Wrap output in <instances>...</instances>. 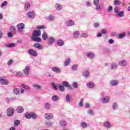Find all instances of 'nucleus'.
Returning a JSON list of instances; mask_svg holds the SVG:
<instances>
[{"instance_id": "7", "label": "nucleus", "mask_w": 130, "mask_h": 130, "mask_svg": "<svg viewBox=\"0 0 130 130\" xmlns=\"http://www.w3.org/2000/svg\"><path fill=\"white\" fill-rule=\"evenodd\" d=\"M41 35V31L35 30L32 33V37H38Z\"/></svg>"}, {"instance_id": "10", "label": "nucleus", "mask_w": 130, "mask_h": 130, "mask_svg": "<svg viewBox=\"0 0 130 130\" xmlns=\"http://www.w3.org/2000/svg\"><path fill=\"white\" fill-rule=\"evenodd\" d=\"M110 100V98H109V96H105L101 99V101L102 103H105V104L108 103Z\"/></svg>"}, {"instance_id": "11", "label": "nucleus", "mask_w": 130, "mask_h": 130, "mask_svg": "<svg viewBox=\"0 0 130 130\" xmlns=\"http://www.w3.org/2000/svg\"><path fill=\"white\" fill-rule=\"evenodd\" d=\"M28 53L30 55H32L33 56H37V52L32 49L28 50Z\"/></svg>"}, {"instance_id": "54", "label": "nucleus", "mask_w": 130, "mask_h": 130, "mask_svg": "<svg viewBox=\"0 0 130 130\" xmlns=\"http://www.w3.org/2000/svg\"><path fill=\"white\" fill-rule=\"evenodd\" d=\"M8 37H9V38H11L14 37V35H13V34L11 32H9L8 33Z\"/></svg>"}, {"instance_id": "59", "label": "nucleus", "mask_w": 130, "mask_h": 130, "mask_svg": "<svg viewBox=\"0 0 130 130\" xmlns=\"http://www.w3.org/2000/svg\"><path fill=\"white\" fill-rule=\"evenodd\" d=\"M109 43H110V44H113V43H114V40H112V39H110L108 41Z\"/></svg>"}, {"instance_id": "53", "label": "nucleus", "mask_w": 130, "mask_h": 130, "mask_svg": "<svg viewBox=\"0 0 130 130\" xmlns=\"http://www.w3.org/2000/svg\"><path fill=\"white\" fill-rule=\"evenodd\" d=\"M52 86L53 88H54V90H57V86H56V84L53 83L52 84Z\"/></svg>"}, {"instance_id": "56", "label": "nucleus", "mask_w": 130, "mask_h": 130, "mask_svg": "<svg viewBox=\"0 0 130 130\" xmlns=\"http://www.w3.org/2000/svg\"><path fill=\"white\" fill-rule=\"evenodd\" d=\"M37 29H44L45 26L44 25H39L37 26Z\"/></svg>"}, {"instance_id": "23", "label": "nucleus", "mask_w": 130, "mask_h": 130, "mask_svg": "<svg viewBox=\"0 0 130 130\" xmlns=\"http://www.w3.org/2000/svg\"><path fill=\"white\" fill-rule=\"evenodd\" d=\"M75 25V22L73 20H69L67 21V25L69 27H71V26H74Z\"/></svg>"}, {"instance_id": "9", "label": "nucleus", "mask_w": 130, "mask_h": 130, "mask_svg": "<svg viewBox=\"0 0 130 130\" xmlns=\"http://www.w3.org/2000/svg\"><path fill=\"white\" fill-rule=\"evenodd\" d=\"M86 56L88 58L92 59V58H94V57H95V54L92 52H88L86 53Z\"/></svg>"}, {"instance_id": "51", "label": "nucleus", "mask_w": 130, "mask_h": 130, "mask_svg": "<svg viewBox=\"0 0 130 130\" xmlns=\"http://www.w3.org/2000/svg\"><path fill=\"white\" fill-rule=\"evenodd\" d=\"M54 19H55L54 16H53L52 15H50L48 17L49 21H53V20H54Z\"/></svg>"}, {"instance_id": "1", "label": "nucleus", "mask_w": 130, "mask_h": 130, "mask_svg": "<svg viewBox=\"0 0 130 130\" xmlns=\"http://www.w3.org/2000/svg\"><path fill=\"white\" fill-rule=\"evenodd\" d=\"M114 10L116 13V17H119V18L124 17V11L119 12V8L118 7H115Z\"/></svg>"}, {"instance_id": "58", "label": "nucleus", "mask_w": 130, "mask_h": 130, "mask_svg": "<svg viewBox=\"0 0 130 130\" xmlns=\"http://www.w3.org/2000/svg\"><path fill=\"white\" fill-rule=\"evenodd\" d=\"M16 75H17V77H19L20 76H22L23 73H22L21 72H18L16 73Z\"/></svg>"}, {"instance_id": "57", "label": "nucleus", "mask_w": 130, "mask_h": 130, "mask_svg": "<svg viewBox=\"0 0 130 130\" xmlns=\"http://www.w3.org/2000/svg\"><path fill=\"white\" fill-rule=\"evenodd\" d=\"M46 124L48 126H51L52 125V123L51 122H46Z\"/></svg>"}, {"instance_id": "30", "label": "nucleus", "mask_w": 130, "mask_h": 130, "mask_svg": "<svg viewBox=\"0 0 130 130\" xmlns=\"http://www.w3.org/2000/svg\"><path fill=\"white\" fill-rule=\"evenodd\" d=\"M30 3H27L26 4H25V6H24V10L25 11H28V10H29V9H30Z\"/></svg>"}, {"instance_id": "25", "label": "nucleus", "mask_w": 130, "mask_h": 130, "mask_svg": "<svg viewBox=\"0 0 130 130\" xmlns=\"http://www.w3.org/2000/svg\"><path fill=\"white\" fill-rule=\"evenodd\" d=\"M34 88H35L37 90H40L42 87L37 83H35L32 85Z\"/></svg>"}, {"instance_id": "3", "label": "nucleus", "mask_w": 130, "mask_h": 130, "mask_svg": "<svg viewBox=\"0 0 130 130\" xmlns=\"http://www.w3.org/2000/svg\"><path fill=\"white\" fill-rule=\"evenodd\" d=\"M6 113L7 116H13V115H14V113H15V109H14L13 108H9L7 109Z\"/></svg>"}, {"instance_id": "2", "label": "nucleus", "mask_w": 130, "mask_h": 130, "mask_svg": "<svg viewBox=\"0 0 130 130\" xmlns=\"http://www.w3.org/2000/svg\"><path fill=\"white\" fill-rule=\"evenodd\" d=\"M25 115L26 118L27 119H30V118H32V119H36L37 117L36 114L33 112L30 113H26Z\"/></svg>"}, {"instance_id": "52", "label": "nucleus", "mask_w": 130, "mask_h": 130, "mask_svg": "<svg viewBox=\"0 0 130 130\" xmlns=\"http://www.w3.org/2000/svg\"><path fill=\"white\" fill-rule=\"evenodd\" d=\"M81 37H83L84 38H87V37H88V34L87 33L82 34L81 35Z\"/></svg>"}, {"instance_id": "50", "label": "nucleus", "mask_w": 130, "mask_h": 130, "mask_svg": "<svg viewBox=\"0 0 130 130\" xmlns=\"http://www.w3.org/2000/svg\"><path fill=\"white\" fill-rule=\"evenodd\" d=\"M8 5V2L5 1L1 5V8H4L5 6H7Z\"/></svg>"}, {"instance_id": "43", "label": "nucleus", "mask_w": 130, "mask_h": 130, "mask_svg": "<svg viewBox=\"0 0 130 130\" xmlns=\"http://www.w3.org/2000/svg\"><path fill=\"white\" fill-rule=\"evenodd\" d=\"M22 88H24L25 90L29 91L30 90V87L26 86L25 84H22Z\"/></svg>"}, {"instance_id": "19", "label": "nucleus", "mask_w": 130, "mask_h": 130, "mask_svg": "<svg viewBox=\"0 0 130 130\" xmlns=\"http://www.w3.org/2000/svg\"><path fill=\"white\" fill-rule=\"evenodd\" d=\"M56 43L58 46H63L64 45V42H63L62 40H57Z\"/></svg>"}, {"instance_id": "17", "label": "nucleus", "mask_w": 130, "mask_h": 130, "mask_svg": "<svg viewBox=\"0 0 130 130\" xmlns=\"http://www.w3.org/2000/svg\"><path fill=\"white\" fill-rule=\"evenodd\" d=\"M119 64L121 67H125V66L127 65V61L125 60H121L119 62Z\"/></svg>"}, {"instance_id": "22", "label": "nucleus", "mask_w": 130, "mask_h": 130, "mask_svg": "<svg viewBox=\"0 0 130 130\" xmlns=\"http://www.w3.org/2000/svg\"><path fill=\"white\" fill-rule=\"evenodd\" d=\"M104 125L105 127H107V128L111 127V123H110L109 121L105 122Z\"/></svg>"}, {"instance_id": "13", "label": "nucleus", "mask_w": 130, "mask_h": 130, "mask_svg": "<svg viewBox=\"0 0 130 130\" xmlns=\"http://www.w3.org/2000/svg\"><path fill=\"white\" fill-rule=\"evenodd\" d=\"M119 83V82L118 80H113L110 81V84L111 86H117Z\"/></svg>"}, {"instance_id": "6", "label": "nucleus", "mask_w": 130, "mask_h": 130, "mask_svg": "<svg viewBox=\"0 0 130 130\" xmlns=\"http://www.w3.org/2000/svg\"><path fill=\"white\" fill-rule=\"evenodd\" d=\"M27 16L28 19H34L35 18V12L34 11H28Z\"/></svg>"}, {"instance_id": "32", "label": "nucleus", "mask_w": 130, "mask_h": 130, "mask_svg": "<svg viewBox=\"0 0 130 130\" xmlns=\"http://www.w3.org/2000/svg\"><path fill=\"white\" fill-rule=\"evenodd\" d=\"M117 68V63H113L111 65V68L110 70H115Z\"/></svg>"}, {"instance_id": "14", "label": "nucleus", "mask_w": 130, "mask_h": 130, "mask_svg": "<svg viewBox=\"0 0 130 130\" xmlns=\"http://www.w3.org/2000/svg\"><path fill=\"white\" fill-rule=\"evenodd\" d=\"M45 117L46 119H51L53 117V115L50 113L45 114Z\"/></svg>"}, {"instance_id": "63", "label": "nucleus", "mask_w": 130, "mask_h": 130, "mask_svg": "<svg viewBox=\"0 0 130 130\" xmlns=\"http://www.w3.org/2000/svg\"><path fill=\"white\" fill-rule=\"evenodd\" d=\"M85 5L87 7H91V3L89 2H87Z\"/></svg>"}, {"instance_id": "36", "label": "nucleus", "mask_w": 130, "mask_h": 130, "mask_svg": "<svg viewBox=\"0 0 130 130\" xmlns=\"http://www.w3.org/2000/svg\"><path fill=\"white\" fill-rule=\"evenodd\" d=\"M51 106V105L49 103H47L45 104V108L46 109H48V110L50 109Z\"/></svg>"}, {"instance_id": "18", "label": "nucleus", "mask_w": 130, "mask_h": 130, "mask_svg": "<svg viewBox=\"0 0 130 130\" xmlns=\"http://www.w3.org/2000/svg\"><path fill=\"white\" fill-rule=\"evenodd\" d=\"M17 28H18L19 31H20V30H22V29H24V28H25V24L23 23L18 24L17 25Z\"/></svg>"}, {"instance_id": "33", "label": "nucleus", "mask_w": 130, "mask_h": 130, "mask_svg": "<svg viewBox=\"0 0 130 130\" xmlns=\"http://www.w3.org/2000/svg\"><path fill=\"white\" fill-rule=\"evenodd\" d=\"M78 64H74L71 67L72 71H77L78 70Z\"/></svg>"}, {"instance_id": "37", "label": "nucleus", "mask_w": 130, "mask_h": 130, "mask_svg": "<svg viewBox=\"0 0 130 130\" xmlns=\"http://www.w3.org/2000/svg\"><path fill=\"white\" fill-rule=\"evenodd\" d=\"M125 37V34L124 32L122 34H119L118 35V38L119 39H122V38H124Z\"/></svg>"}, {"instance_id": "31", "label": "nucleus", "mask_w": 130, "mask_h": 130, "mask_svg": "<svg viewBox=\"0 0 130 130\" xmlns=\"http://www.w3.org/2000/svg\"><path fill=\"white\" fill-rule=\"evenodd\" d=\"M34 47H35V48H39V49H42V47L41 46V45L39 43H36L34 45Z\"/></svg>"}, {"instance_id": "28", "label": "nucleus", "mask_w": 130, "mask_h": 130, "mask_svg": "<svg viewBox=\"0 0 130 130\" xmlns=\"http://www.w3.org/2000/svg\"><path fill=\"white\" fill-rule=\"evenodd\" d=\"M52 70L55 73H60V69L57 67H54L52 68Z\"/></svg>"}, {"instance_id": "35", "label": "nucleus", "mask_w": 130, "mask_h": 130, "mask_svg": "<svg viewBox=\"0 0 130 130\" xmlns=\"http://www.w3.org/2000/svg\"><path fill=\"white\" fill-rule=\"evenodd\" d=\"M87 86L88 88H94V87H95V85L92 82H89L87 83Z\"/></svg>"}, {"instance_id": "24", "label": "nucleus", "mask_w": 130, "mask_h": 130, "mask_svg": "<svg viewBox=\"0 0 130 130\" xmlns=\"http://www.w3.org/2000/svg\"><path fill=\"white\" fill-rule=\"evenodd\" d=\"M42 39L43 40H47V39L48 38V35H47V33L44 32L42 35Z\"/></svg>"}, {"instance_id": "8", "label": "nucleus", "mask_w": 130, "mask_h": 130, "mask_svg": "<svg viewBox=\"0 0 130 130\" xmlns=\"http://www.w3.org/2000/svg\"><path fill=\"white\" fill-rule=\"evenodd\" d=\"M23 73L25 76H29V74H30V67L25 66L23 70Z\"/></svg>"}, {"instance_id": "16", "label": "nucleus", "mask_w": 130, "mask_h": 130, "mask_svg": "<svg viewBox=\"0 0 130 130\" xmlns=\"http://www.w3.org/2000/svg\"><path fill=\"white\" fill-rule=\"evenodd\" d=\"M66 100L67 102H69V103L72 102L73 101V99L71 98L70 94H67L66 96Z\"/></svg>"}, {"instance_id": "40", "label": "nucleus", "mask_w": 130, "mask_h": 130, "mask_svg": "<svg viewBox=\"0 0 130 130\" xmlns=\"http://www.w3.org/2000/svg\"><path fill=\"white\" fill-rule=\"evenodd\" d=\"M121 4V2L119 0H115L114 2V5H117V6H119Z\"/></svg>"}, {"instance_id": "27", "label": "nucleus", "mask_w": 130, "mask_h": 130, "mask_svg": "<svg viewBox=\"0 0 130 130\" xmlns=\"http://www.w3.org/2000/svg\"><path fill=\"white\" fill-rule=\"evenodd\" d=\"M17 111L18 113H22L24 112V108L22 107H18L17 108Z\"/></svg>"}, {"instance_id": "5", "label": "nucleus", "mask_w": 130, "mask_h": 130, "mask_svg": "<svg viewBox=\"0 0 130 130\" xmlns=\"http://www.w3.org/2000/svg\"><path fill=\"white\" fill-rule=\"evenodd\" d=\"M93 5L95 6V10H101V6L99 5V0H93Z\"/></svg>"}, {"instance_id": "64", "label": "nucleus", "mask_w": 130, "mask_h": 130, "mask_svg": "<svg viewBox=\"0 0 130 130\" xmlns=\"http://www.w3.org/2000/svg\"><path fill=\"white\" fill-rule=\"evenodd\" d=\"M79 105L81 107H82V106H83V100H81L80 102L79 103Z\"/></svg>"}, {"instance_id": "20", "label": "nucleus", "mask_w": 130, "mask_h": 130, "mask_svg": "<svg viewBox=\"0 0 130 130\" xmlns=\"http://www.w3.org/2000/svg\"><path fill=\"white\" fill-rule=\"evenodd\" d=\"M59 124L62 126V127H64L67 126V121L64 120H61L59 121Z\"/></svg>"}, {"instance_id": "46", "label": "nucleus", "mask_w": 130, "mask_h": 130, "mask_svg": "<svg viewBox=\"0 0 130 130\" xmlns=\"http://www.w3.org/2000/svg\"><path fill=\"white\" fill-rule=\"evenodd\" d=\"M81 126L84 128H86L88 126L87 125V123L86 122H83L81 123Z\"/></svg>"}, {"instance_id": "49", "label": "nucleus", "mask_w": 130, "mask_h": 130, "mask_svg": "<svg viewBox=\"0 0 130 130\" xmlns=\"http://www.w3.org/2000/svg\"><path fill=\"white\" fill-rule=\"evenodd\" d=\"M72 86L75 89H78V83L77 82H74L72 84Z\"/></svg>"}, {"instance_id": "42", "label": "nucleus", "mask_w": 130, "mask_h": 130, "mask_svg": "<svg viewBox=\"0 0 130 130\" xmlns=\"http://www.w3.org/2000/svg\"><path fill=\"white\" fill-rule=\"evenodd\" d=\"M20 123V120H15L14 122V124L15 126H18V125H19Z\"/></svg>"}, {"instance_id": "4", "label": "nucleus", "mask_w": 130, "mask_h": 130, "mask_svg": "<svg viewBox=\"0 0 130 130\" xmlns=\"http://www.w3.org/2000/svg\"><path fill=\"white\" fill-rule=\"evenodd\" d=\"M0 84L1 85H7L9 84V80L6 79L5 77H0Z\"/></svg>"}, {"instance_id": "29", "label": "nucleus", "mask_w": 130, "mask_h": 130, "mask_svg": "<svg viewBox=\"0 0 130 130\" xmlns=\"http://www.w3.org/2000/svg\"><path fill=\"white\" fill-rule=\"evenodd\" d=\"M112 107L113 110H116L118 108V105H117V103H114L112 104Z\"/></svg>"}, {"instance_id": "34", "label": "nucleus", "mask_w": 130, "mask_h": 130, "mask_svg": "<svg viewBox=\"0 0 130 130\" xmlns=\"http://www.w3.org/2000/svg\"><path fill=\"white\" fill-rule=\"evenodd\" d=\"M13 93H14V94H16V95H19V94H20V89H19L18 88H15L13 90Z\"/></svg>"}, {"instance_id": "55", "label": "nucleus", "mask_w": 130, "mask_h": 130, "mask_svg": "<svg viewBox=\"0 0 130 130\" xmlns=\"http://www.w3.org/2000/svg\"><path fill=\"white\" fill-rule=\"evenodd\" d=\"M13 62H14V61L12 59H10L8 61L7 64L8 66H11V64H12V63H13Z\"/></svg>"}, {"instance_id": "26", "label": "nucleus", "mask_w": 130, "mask_h": 130, "mask_svg": "<svg viewBox=\"0 0 130 130\" xmlns=\"http://www.w3.org/2000/svg\"><path fill=\"white\" fill-rule=\"evenodd\" d=\"M51 99L53 101H58L59 98L56 95H54L51 97Z\"/></svg>"}, {"instance_id": "41", "label": "nucleus", "mask_w": 130, "mask_h": 130, "mask_svg": "<svg viewBox=\"0 0 130 130\" xmlns=\"http://www.w3.org/2000/svg\"><path fill=\"white\" fill-rule=\"evenodd\" d=\"M10 30L11 32H16V27H15L14 26H11L10 28Z\"/></svg>"}, {"instance_id": "44", "label": "nucleus", "mask_w": 130, "mask_h": 130, "mask_svg": "<svg viewBox=\"0 0 130 130\" xmlns=\"http://www.w3.org/2000/svg\"><path fill=\"white\" fill-rule=\"evenodd\" d=\"M70 62H71V59H68L64 62V64L67 67V66H69L70 64Z\"/></svg>"}, {"instance_id": "21", "label": "nucleus", "mask_w": 130, "mask_h": 130, "mask_svg": "<svg viewBox=\"0 0 130 130\" xmlns=\"http://www.w3.org/2000/svg\"><path fill=\"white\" fill-rule=\"evenodd\" d=\"M54 42V38H49L48 39V43L49 45H51Z\"/></svg>"}, {"instance_id": "47", "label": "nucleus", "mask_w": 130, "mask_h": 130, "mask_svg": "<svg viewBox=\"0 0 130 130\" xmlns=\"http://www.w3.org/2000/svg\"><path fill=\"white\" fill-rule=\"evenodd\" d=\"M79 35H80V32H79V31H76L74 32L73 34V36L74 37H78V36H79Z\"/></svg>"}, {"instance_id": "60", "label": "nucleus", "mask_w": 130, "mask_h": 130, "mask_svg": "<svg viewBox=\"0 0 130 130\" xmlns=\"http://www.w3.org/2000/svg\"><path fill=\"white\" fill-rule=\"evenodd\" d=\"M102 34H107V30H106V29H102V31H101Z\"/></svg>"}, {"instance_id": "45", "label": "nucleus", "mask_w": 130, "mask_h": 130, "mask_svg": "<svg viewBox=\"0 0 130 130\" xmlns=\"http://www.w3.org/2000/svg\"><path fill=\"white\" fill-rule=\"evenodd\" d=\"M59 89L61 92H64V87L62 85H60L59 87Z\"/></svg>"}, {"instance_id": "48", "label": "nucleus", "mask_w": 130, "mask_h": 130, "mask_svg": "<svg viewBox=\"0 0 130 130\" xmlns=\"http://www.w3.org/2000/svg\"><path fill=\"white\" fill-rule=\"evenodd\" d=\"M83 76H84V77H86V78L89 77V72L85 71L83 73Z\"/></svg>"}, {"instance_id": "38", "label": "nucleus", "mask_w": 130, "mask_h": 130, "mask_svg": "<svg viewBox=\"0 0 130 130\" xmlns=\"http://www.w3.org/2000/svg\"><path fill=\"white\" fill-rule=\"evenodd\" d=\"M62 84L63 85V87H69V85H70V84H69V82H68V81H63L62 83Z\"/></svg>"}, {"instance_id": "39", "label": "nucleus", "mask_w": 130, "mask_h": 130, "mask_svg": "<svg viewBox=\"0 0 130 130\" xmlns=\"http://www.w3.org/2000/svg\"><path fill=\"white\" fill-rule=\"evenodd\" d=\"M15 46H16V44H15L14 43L9 44L6 45L7 47H9V48H12V47H15Z\"/></svg>"}, {"instance_id": "15", "label": "nucleus", "mask_w": 130, "mask_h": 130, "mask_svg": "<svg viewBox=\"0 0 130 130\" xmlns=\"http://www.w3.org/2000/svg\"><path fill=\"white\" fill-rule=\"evenodd\" d=\"M55 8L57 11H61V10H62V5H59L58 3H56L55 5Z\"/></svg>"}, {"instance_id": "61", "label": "nucleus", "mask_w": 130, "mask_h": 130, "mask_svg": "<svg viewBox=\"0 0 130 130\" xmlns=\"http://www.w3.org/2000/svg\"><path fill=\"white\" fill-rule=\"evenodd\" d=\"M88 114H90V115H94V112H93V110H90L88 112Z\"/></svg>"}, {"instance_id": "62", "label": "nucleus", "mask_w": 130, "mask_h": 130, "mask_svg": "<svg viewBox=\"0 0 130 130\" xmlns=\"http://www.w3.org/2000/svg\"><path fill=\"white\" fill-rule=\"evenodd\" d=\"M113 10V7L112 6H110L108 9V12H111Z\"/></svg>"}, {"instance_id": "12", "label": "nucleus", "mask_w": 130, "mask_h": 130, "mask_svg": "<svg viewBox=\"0 0 130 130\" xmlns=\"http://www.w3.org/2000/svg\"><path fill=\"white\" fill-rule=\"evenodd\" d=\"M31 40L35 41V42H41V38L37 37H31Z\"/></svg>"}]
</instances>
